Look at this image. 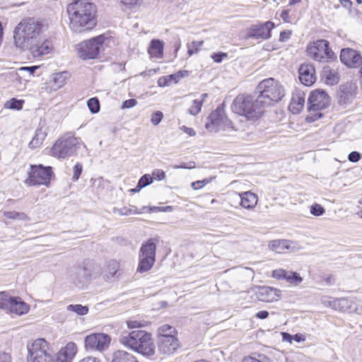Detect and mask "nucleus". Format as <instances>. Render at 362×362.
Returning <instances> with one entry per match:
<instances>
[{
	"mask_svg": "<svg viewBox=\"0 0 362 362\" xmlns=\"http://www.w3.org/2000/svg\"><path fill=\"white\" fill-rule=\"evenodd\" d=\"M158 85L160 87H164V86H170L171 84H170V82L169 81V80H168L166 76H163V77H160L158 80Z\"/></svg>",
	"mask_w": 362,
	"mask_h": 362,
	"instance_id": "60",
	"label": "nucleus"
},
{
	"mask_svg": "<svg viewBox=\"0 0 362 362\" xmlns=\"http://www.w3.org/2000/svg\"><path fill=\"white\" fill-rule=\"evenodd\" d=\"M243 362H273L267 355L260 353H252L249 356H245Z\"/></svg>",
	"mask_w": 362,
	"mask_h": 362,
	"instance_id": "35",
	"label": "nucleus"
},
{
	"mask_svg": "<svg viewBox=\"0 0 362 362\" xmlns=\"http://www.w3.org/2000/svg\"><path fill=\"white\" fill-rule=\"evenodd\" d=\"M238 196L240 198V205L245 209H253L257 204V196L251 192H245Z\"/></svg>",
	"mask_w": 362,
	"mask_h": 362,
	"instance_id": "30",
	"label": "nucleus"
},
{
	"mask_svg": "<svg viewBox=\"0 0 362 362\" xmlns=\"http://www.w3.org/2000/svg\"><path fill=\"white\" fill-rule=\"evenodd\" d=\"M87 105L93 114L100 111V102L97 98H91L87 102Z\"/></svg>",
	"mask_w": 362,
	"mask_h": 362,
	"instance_id": "42",
	"label": "nucleus"
},
{
	"mask_svg": "<svg viewBox=\"0 0 362 362\" xmlns=\"http://www.w3.org/2000/svg\"><path fill=\"white\" fill-rule=\"evenodd\" d=\"M68 311H71L77 314L78 315H85L88 314L89 308L86 305H82L81 304H71L66 307Z\"/></svg>",
	"mask_w": 362,
	"mask_h": 362,
	"instance_id": "37",
	"label": "nucleus"
},
{
	"mask_svg": "<svg viewBox=\"0 0 362 362\" xmlns=\"http://www.w3.org/2000/svg\"><path fill=\"white\" fill-rule=\"evenodd\" d=\"M52 175L53 173L51 167H45L42 165H31L28 177L25 180V182L29 186L41 185L48 186Z\"/></svg>",
	"mask_w": 362,
	"mask_h": 362,
	"instance_id": "12",
	"label": "nucleus"
},
{
	"mask_svg": "<svg viewBox=\"0 0 362 362\" xmlns=\"http://www.w3.org/2000/svg\"><path fill=\"white\" fill-rule=\"evenodd\" d=\"M257 298L263 302L271 303L278 300L281 295L279 289L269 286H260L256 293Z\"/></svg>",
	"mask_w": 362,
	"mask_h": 362,
	"instance_id": "23",
	"label": "nucleus"
},
{
	"mask_svg": "<svg viewBox=\"0 0 362 362\" xmlns=\"http://www.w3.org/2000/svg\"><path fill=\"white\" fill-rule=\"evenodd\" d=\"M163 44L159 40H153L151 42L148 52L154 57L160 58L163 56Z\"/></svg>",
	"mask_w": 362,
	"mask_h": 362,
	"instance_id": "33",
	"label": "nucleus"
},
{
	"mask_svg": "<svg viewBox=\"0 0 362 362\" xmlns=\"http://www.w3.org/2000/svg\"><path fill=\"white\" fill-rule=\"evenodd\" d=\"M0 362H11V356L5 352H0Z\"/></svg>",
	"mask_w": 362,
	"mask_h": 362,
	"instance_id": "61",
	"label": "nucleus"
},
{
	"mask_svg": "<svg viewBox=\"0 0 362 362\" xmlns=\"http://www.w3.org/2000/svg\"><path fill=\"white\" fill-rule=\"evenodd\" d=\"M119 341L124 346L145 356H153L155 353L156 346L151 334L144 330L123 331Z\"/></svg>",
	"mask_w": 362,
	"mask_h": 362,
	"instance_id": "3",
	"label": "nucleus"
},
{
	"mask_svg": "<svg viewBox=\"0 0 362 362\" xmlns=\"http://www.w3.org/2000/svg\"><path fill=\"white\" fill-rule=\"evenodd\" d=\"M180 129L191 136H195V134H196L195 131L192 128H189L186 126H182L180 127Z\"/></svg>",
	"mask_w": 362,
	"mask_h": 362,
	"instance_id": "62",
	"label": "nucleus"
},
{
	"mask_svg": "<svg viewBox=\"0 0 362 362\" xmlns=\"http://www.w3.org/2000/svg\"><path fill=\"white\" fill-rule=\"evenodd\" d=\"M156 239L151 238L142 244L139 250L137 272H147L153 266L156 262Z\"/></svg>",
	"mask_w": 362,
	"mask_h": 362,
	"instance_id": "9",
	"label": "nucleus"
},
{
	"mask_svg": "<svg viewBox=\"0 0 362 362\" xmlns=\"http://www.w3.org/2000/svg\"><path fill=\"white\" fill-rule=\"evenodd\" d=\"M330 103V98L323 90H315L311 92L308 98V110L316 111L325 109Z\"/></svg>",
	"mask_w": 362,
	"mask_h": 362,
	"instance_id": "18",
	"label": "nucleus"
},
{
	"mask_svg": "<svg viewBox=\"0 0 362 362\" xmlns=\"http://www.w3.org/2000/svg\"><path fill=\"white\" fill-rule=\"evenodd\" d=\"M227 57L228 54L222 52H214L211 54V58L216 63H221L224 59Z\"/></svg>",
	"mask_w": 362,
	"mask_h": 362,
	"instance_id": "48",
	"label": "nucleus"
},
{
	"mask_svg": "<svg viewBox=\"0 0 362 362\" xmlns=\"http://www.w3.org/2000/svg\"><path fill=\"white\" fill-rule=\"evenodd\" d=\"M23 100L12 98L5 103L4 107L19 110L23 108Z\"/></svg>",
	"mask_w": 362,
	"mask_h": 362,
	"instance_id": "40",
	"label": "nucleus"
},
{
	"mask_svg": "<svg viewBox=\"0 0 362 362\" xmlns=\"http://www.w3.org/2000/svg\"><path fill=\"white\" fill-rule=\"evenodd\" d=\"M111 337L105 333H93L86 337L85 347L86 349L102 352L108 349Z\"/></svg>",
	"mask_w": 362,
	"mask_h": 362,
	"instance_id": "15",
	"label": "nucleus"
},
{
	"mask_svg": "<svg viewBox=\"0 0 362 362\" xmlns=\"http://www.w3.org/2000/svg\"><path fill=\"white\" fill-rule=\"evenodd\" d=\"M299 80L306 86L313 85L316 81L315 69L310 63H304L298 69Z\"/></svg>",
	"mask_w": 362,
	"mask_h": 362,
	"instance_id": "22",
	"label": "nucleus"
},
{
	"mask_svg": "<svg viewBox=\"0 0 362 362\" xmlns=\"http://www.w3.org/2000/svg\"><path fill=\"white\" fill-rule=\"evenodd\" d=\"M274 26V23L270 21L252 25L247 30L246 37L256 40H267L271 37V32Z\"/></svg>",
	"mask_w": 362,
	"mask_h": 362,
	"instance_id": "17",
	"label": "nucleus"
},
{
	"mask_svg": "<svg viewBox=\"0 0 362 362\" xmlns=\"http://www.w3.org/2000/svg\"><path fill=\"white\" fill-rule=\"evenodd\" d=\"M158 350L163 354H172L179 347V342L175 336H165L158 339Z\"/></svg>",
	"mask_w": 362,
	"mask_h": 362,
	"instance_id": "24",
	"label": "nucleus"
},
{
	"mask_svg": "<svg viewBox=\"0 0 362 362\" xmlns=\"http://www.w3.org/2000/svg\"><path fill=\"white\" fill-rule=\"evenodd\" d=\"M281 18L283 19V21L286 23H289L290 21V16H289V11L288 10H284L281 13Z\"/></svg>",
	"mask_w": 362,
	"mask_h": 362,
	"instance_id": "63",
	"label": "nucleus"
},
{
	"mask_svg": "<svg viewBox=\"0 0 362 362\" xmlns=\"http://www.w3.org/2000/svg\"><path fill=\"white\" fill-rule=\"evenodd\" d=\"M306 52L310 59L321 63L328 62L335 58L334 52L329 48V42L326 40L310 42Z\"/></svg>",
	"mask_w": 362,
	"mask_h": 362,
	"instance_id": "10",
	"label": "nucleus"
},
{
	"mask_svg": "<svg viewBox=\"0 0 362 362\" xmlns=\"http://www.w3.org/2000/svg\"><path fill=\"white\" fill-rule=\"evenodd\" d=\"M272 276L276 279H284L290 284L298 286L303 281V278L296 272L284 269H277L272 272Z\"/></svg>",
	"mask_w": 362,
	"mask_h": 362,
	"instance_id": "25",
	"label": "nucleus"
},
{
	"mask_svg": "<svg viewBox=\"0 0 362 362\" xmlns=\"http://www.w3.org/2000/svg\"><path fill=\"white\" fill-rule=\"evenodd\" d=\"M28 362H53L52 349L42 338L36 339L27 345Z\"/></svg>",
	"mask_w": 362,
	"mask_h": 362,
	"instance_id": "7",
	"label": "nucleus"
},
{
	"mask_svg": "<svg viewBox=\"0 0 362 362\" xmlns=\"http://www.w3.org/2000/svg\"><path fill=\"white\" fill-rule=\"evenodd\" d=\"M127 325L129 329H135L144 327V324L138 320H129L127 322Z\"/></svg>",
	"mask_w": 362,
	"mask_h": 362,
	"instance_id": "54",
	"label": "nucleus"
},
{
	"mask_svg": "<svg viewBox=\"0 0 362 362\" xmlns=\"http://www.w3.org/2000/svg\"><path fill=\"white\" fill-rule=\"evenodd\" d=\"M4 216H5L6 218L9 219H19L23 221L28 220V216L23 212H17L15 211H4Z\"/></svg>",
	"mask_w": 362,
	"mask_h": 362,
	"instance_id": "39",
	"label": "nucleus"
},
{
	"mask_svg": "<svg viewBox=\"0 0 362 362\" xmlns=\"http://www.w3.org/2000/svg\"><path fill=\"white\" fill-rule=\"evenodd\" d=\"M111 362H139L136 358L126 351L117 350L112 354Z\"/></svg>",
	"mask_w": 362,
	"mask_h": 362,
	"instance_id": "31",
	"label": "nucleus"
},
{
	"mask_svg": "<svg viewBox=\"0 0 362 362\" xmlns=\"http://www.w3.org/2000/svg\"><path fill=\"white\" fill-rule=\"evenodd\" d=\"M341 62L349 67H358L362 64V57L357 51L351 48H344L340 53Z\"/></svg>",
	"mask_w": 362,
	"mask_h": 362,
	"instance_id": "20",
	"label": "nucleus"
},
{
	"mask_svg": "<svg viewBox=\"0 0 362 362\" xmlns=\"http://www.w3.org/2000/svg\"><path fill=\"white\" fill-rule=\"evenodd\" d=\"M119 263L115 259L109 261L107 265V273L105 274L107 278L110 279L115 276L119 270Z\"/></svg>",
	"mask_w": 362,
	"mask_h": 362,
	"instance_id": "36",
	"label": "nucleus"
},
{
	"mask_svg": "<svg viewBox=\"0 0 362 362\" xmlns=\"http://www.w3.org/2000/svg\"><path fill=\"white\" fill-rule=\"evenodd\" d=\"M83 167L82 165L80 163H76L74 167V175H73V180H77L81 173H82Z\"/></svg>",
	"mask_w": 362,
	"mask_h": 362,
	"instance_id": "51",
	"label": "nucleus"
},
{
	"mask_svg": "<svg viewBox=\"0 0 362 362\" xmlns=\"http://www.w3.org/2000/svg\"><path fill=\"white\" fill-rule=\"evenodd\" d=\"M325 212V209L318 204H314L310 206V213L315 216H320Z\"/></svg>",
	"mask_w": 362,
	"mask_h": 362,
	"instance_id": "46",
	"label": "nucleus"
},
{
	"mask_svg": "<svg viewBox=\"0 0 362 362\" xmlns=\"http://www.w3.org/2000/svg\"><path fill=\"white\" fill-rule=\"evenodd\" d=\"M173 168L175 169H178V168L192 169V168H195V163L194 161H191L188 164L182 163L180 165H175Z\"/></svg>",
	"mask_w": 362,
	"mask_h": 362,
	"instance_id": "59",
	"label": "nucleus"
},
{
	"mask_svg": "<svg viewBox=\"0 0 362 362\" xmlns=\"http://www.w3.org/2000/svg\"><path fill=\"white\" fill-rule=\"evenodd\" d=\"M175 328L169 325H163L158 329V338L160 339L165 336H175Z\"/></svg>",
	"mask_w": 362,
	"mask_h": 362,
	"instance_id": "38",
	"label": "nucleus"
},
{
	"mask_svg": "<svg viewBox=\"0 0 362 362\" xmlns=\"http://www.w3.org/2000/svg\"><path fill=\"white\" fill-rule=\"evenodd\" d=\"M68 76L69 74L66 71L53 74L52 78L47 83V88L49 91H56L59 90L66 83Z\"/></svg>",
	"mask_w": 362,
	"mask_h": 362,
	"instance_id": "28",
	"label": "nucleus"
},
{
	"mask_svg": "<svg viewBox=\"0 0 362 362\" xmlns=\"http://www.w3.org/2000/svg\"><path fill=\"white\" fill-rule=\"evenodd\" d=\"M103 273L101 267L93 259H84L69 270V278L78 288H84Z\"/></svg>",
	"mask_w": 362,
	"mask_h": 362,
	"instance_id": "4",
	"label": "nucleus"
},
{
	"mask_svg": "<svg viewBox=\"0 0 362 362\" xmlns=\"http://www.w3.org/2000/svg\"><path fill=\"white\" fill-rule=\"evenodd\" d=\"M334 307L343 312L362 314V304L355 300L349 298H340L333 301Z\"/></svg>",
	"mask_w": 362,
	"mask_h": 362,
	"instance_id": "19",
	"label": "nucleus"
},
{
	"mask_svg": "<svg viewBox=\"0 0 362 362\" xmlns=\"http://www.w3.org/2000/svg\"><path fill=\"white\" fill-rule=\"evenodd\" d=\"M163 114L160 111H156L151 115V122L153 125H158L163 119Z\"/></svg>",
	"mask_w": 362,
	"mask_h": 362,
	"instance_id": "47",
	"label": "nucleus"
},
{
	"mask_svg": "<svg viewBox=\"0 0 362 362\" xmlns=\"http://www.w3.org/2000/svg\"><path fill=\"white\" fill-rule=\"evenodd\" d=\"M76 351L77 347L75 343L69 342L57 353L54 362H71Z\"/></svg>",
	"mask_w": 362,
	"mask_h": 362,
	"instance_id": "26",
	"label": "nucleus"
},
{
	"mask_svg": "<svg viewBox=\"0 0 362 362\" xmlns=\"http://www.w3.org/2000/svg\"><path fill=\"white\" fill-rule=\"evenodd\" d=\"M38 68V66H22L16 70L15 76L16 78H24V80L27 81L26 78L33 76Z\"/></svg>",
	"mask_w": 362,
	"mask_h": 362,
	"instance_id": "32",
	"label": "nucleus"
},
{
	"mask_svg": "<svg viewBox=\"0 0 362 362\" xmlns=\"http://www.w3.org/2000/svg\"><path fill=\"white\" fill-rule=\"evenodd\" d=\"M184 76V74H182V71H180L175 74H170L168 76H166L168 80L170 82V84L173 83H176L178 82V81Z\"/></svg>",
	"mask_w": 362,
	"mask_h": 362,
	"instance_id": "49",
	"label": "nucleus"
},
{
	"mask_svg": "<svg viewBox=\"0 0 362 362\" xmlns=\"http://www.w3.org/2000/svg\"><path fill=\"white\" fill-rule=\"evenodd\" d=\"M113 213L117 214L120 216H127L132 214H141V211H139L134 206H133L132 208H127L126 206H124L120 209L114 208Z\"/></svg>",
	"mask_w": 362,
	"mask_h": 362,
	"instance_id": "41",
	"label": "nucleus"
},
{
	"mask_svg": "<svg viewBox=\"0 0 362 362\" xmlns=\"http://www.w3.org/2000/svg\"><path fill=\"white\" fill-rule=\"evenodd\" d=\"M349 161L356 163L361 159V154L357 151H352L348 156Z\"/></svg>",
	"mask_w": 362,
	"mask_h": 362,
	"instance_id": "56",
	"label": "nucleus"
},
{
	"mask_svg": "<svg viewBox=\"0 0 362 362\" xmlns=\"http://www.w3.org/2000/svg\"><path fill=\"white\" fill-rule=\"evenodd\" d=\"M0 309L19 315L27 313L28 310L27 305L20 298L11 296L6 291L0 292Z\"/></svg>",
	"mask_w": 362,
	"mask_h": 362,
	"instance_id": "13",
	"label": "nucleus"
},
{
	"mask_svg": "<svg viewBox=\"0 0 362 362\" xmlns=\"http://www.w3.org/2000/svg\"><path fill=\"white\" fill-rule=\"evenodd\" d=\"M137 104V101L135 99H129L123 102L122 108H131L134 107Z\"/></svg>",
	"mask_w": 362,
	"mask_h": 362,
	"instance_id": "57",
	"label": "nucleus"
},
{
	"mask_svg": "<svg viewBox=\"0 0 362 362\" xmlns=\"http://www.w3.org/2000/svg\"><path fill=\"white\" fill-rule=\"evenodd\" d=\"M48 26L42 21L34 18L23 19L13 30V44L21 50H25L32 42L39 39L47 31Z\"/></svg>",
	"mask_w": 362,
	"mask_h": 362,
	"instance_id": "2",
	"label": "nucleus"
},
{
	"mask_svg": "<svg viewBox=\"0 0 362 362\" xmlns=\"http://www.w3.org/2000/svg\"><path fill=\"white\" fill-rule=\"evenodd\" d=\"M81 144L80 138L66 135L56 141L51 149V153L59 158L73 156L76 153Z\"/></svg>",
	"mask_w": 362,
	"mask_h": 362,
	"instance_id": "8",
	"label": "nucleus"
},
{
	"mask_svg": "<svg viewBox=\"0 0 362 362\" xmlns=\"http://www.w3.org/2000/svg\"><path fill=\"white\" fill-rule=\"evenodd\" d=\"M121 3L124 5L133 8L136 6L140 5L142 0H120Z\"/></svg>",
	"mask_w": 362,
	"mask_h": 362,
	"instance_id": "52",
	"label": "nucleus"
},
{
	"mask_svg": "<svg viewBox=\"0 0 362 362\" xmlns=\"http://www.w3.org/2000/svg\"><path fill=\"white\" fill-rule=\"evenodd\" d=\"M327 83L333 85L336 84L339 81V77L335 73L329 72L326 77Z\"/></svg>",
	"mask_w": 362,
	"mask_h": 362,
	"instance_id": "50",
	"label": "nucleus"
},
{
	"mask_svg": "<svg viewBox=\"0 0 362 362\" xmlns=\"http://www.w3.org/2000/svg\"><path fill=\"white\" fill-rule=\"evenodd\" d=\"M71 28L78 33L91 30L96 25L95 6L88 0H74L66 8Z\"/></svg>",
	"mask_w": 362,
	"mask_h": 362,
	"instance_id": "1",
	"label": "nucleus"
},
{
	"mask_svg": "<svg viewBox=\"0 0 362 362\" xmlns=\"http://www.w3.org/2000/svg\"><path fill=\"white\" fill-rule=\"evenodd\" d=\"M269 248L276 253H284L286 251L296 252L301 249V247L293 241L287 240H274L269 243Z\"/></svg>",
	"mask_w": 362,
	"mask_h": 362,
	"instance_id": "21",
	"label": "nucleus"
},
{
	"mask_svg": "<svg viewBox=\"0 0 362 362\" xmlns=\"http://www.w3.org/2000/svg\"><path fill=\"white\" fill-rule=\"evenodd\" d=\"M78 362H100V361L97 358L88 356L80 360Z\"/></svg>",
	"mask_w": 362,
	"mask_h": 362,
	"instance_id": "64",
	"label": "nucleus"
},
{
	"mask_svg": "<svg viewBox=\"0 0 362 362\" xmlns=\"http://www.w3.org/2000/svg\"><path fill=\"white\" fill-rule=\"evenodd\" d=\"M356 86L351 83H346L341 86L339 93V103L343 104L351 103L356 95Z\"/></svg>",
	"mask_w": 362,
	"mask_h": 362,
	"instance_id": "27",
	"label": "nucleus"
},
{
	"mask_svg": "<svg viewBox=\"0 0 362 362\" xmlns=\"http://www.w3.org/2000/svg\"><path fill=\"white\" fill-rule=\"evenodd\" d=\"M153 182V177L148 174L143 175L138 182L137 188H144Z\"/></svg>",
	"mask_w": 362,
	"mask_h": 362,
	"instance_id": "45",
	"label": "nucleus"
},
{
	"mask_svg": "<svg viewBox=\"0 0 362 362\" xmlns=\"http://www.w3.org/2000/svg\"><path fill=\"white\" fill-rule=\"evenodd\" d=\"M231 127V122L226 117L222 107H218L208 117L205 127L210 132H216Z\"/></svg>",
	"mask_w": 362,
	"mask_h": 362,
	"instance_id": "14",
	"label": "nucleus"
},
{
	"mask_svg": "<svg viewBox=\"0 0 362 362\" xmlns=\"http://www.w3.org/2000/svg\"><path fill=\"white\" fill-rule=\"evenodd\" d=\"M172 206H168L165 207L153 206L148 209L149 212H158V211H172Z\"/></svg>",
	"mask_w": 362,
	"mask_h": 362,
	"instance_id": "55",
	"label": "nucleus"
},
{
	"mask_svg": "<svg viewBox=\"0 0 362 362\" xmlns=\"http://www.w3.org/2000/svg\"><path fill=\"white\" fill-rule=\"evenodd\" d=\"M204 42L202 41H193L190 45L188 46L187 53L189 56L197 53L203 45Z\"/></svg>",
	"mask_w": 362,
	"mask_h": 362,
	"instance_id": "44",
	"label": "nucleus"
},
{
	"mask_svg": "<svg viewBox=\"0 0 362 362\" xmlns=\"http://www.w3.org/2000/svg\"><path fill=\"white\" fill-rule=\"evenodd\" d=\"M46 136L47 133L45 131H43L42 129H37L35 131V136L29 143V147L30 148H35L39 147L42 144V141L45 140Z\"/></svg>",
	"mask_w": 362,
	"mask_h": 362,
	"instance_id": "34",
	"label": "nucleus"
},
{
	"mask_svg": "<svg viewBox=\"0 0 362 362\" xmlns=\"http://www.w3.org/2000/svg\"><path fill=\"white\" fill-rule=\"evenodd\" d=\"M54 46L52 42L45 37V34L39 39L28 45L25 50H28L34 58H40L52 52Z\"/></svg>",
	"mask_w": 362,
	"mask_h": 362,
	"instance_id": "16",
	"label": "nucleus"
},
{
	"mask_svg": "<svg viewBox=\"0 0 362 362\" xmlns=\"http://www.w3.org/2000/svg\"><path fill=\"white\" fill-rule=\"evenodd\" d=\"M291 35V30H284L281 32L280 36H279V40L281 42H285L288 40Z\"/></svg>",
	"mask_w": 362,
	"mask_h": 362,
	"instance_id": "58",
	"label": "nucleus"
},
{
	"mask_svg": "<svg viewBox=\"0 0 362 362\" xmlns=\"http://www.w3.org/2000/svg\"><path fill=\"white\" fill-rule=\"evenodd\" d=\"M103 35L81 42L76 47L78 57L83 60L95 59L103 47Z\"/></svg>",
	"mask_w": 362,
	"mask_h": 362,
	"instance_id": "11",
	"label": "nucleus"
},
{
	"mask_svg": "<svg viewBox=\"0 0 362 362\" xmlns=\"http://www.w3.org/2000/svg\"><path fill=\"white\" fill-rule=\"evenodd\" d=\"M202 107V100H194L188 112L192 115H197L201 111Z\"/></svg>",
	"mask_w": 362,
	"mask_h": 362,
	"instance_id": "43",
	"label": "nucleus"
},
{
	"mask_svg": "<svg viewBox=\"0 0 362 362\" xmlns=\"http://www.w3.org/2000/svg\"><path fill=\"white\" fill-rule=\"evenodd\" d=\"M231 108L233 112L245 116L248 119L258 118L264 112L262 105L257 102V98L254 100L252 96L247 95H238Z\"/></svg>",
	"mask_w": 362,
	"mask_h": 362,
	"instance_id": "6",
	"label": "nucleus"
},
{
	"mask_svg": "<svg viewBox=\"0 0 362 362\" xmlns=\"http://www.w3.org/2000/svg\"><path fill=\"white\" fill-rule=\"evenodd\" d=\"M153 178L158 180H163L165 178V173L163 170L157 169L155 170L153 173Z\"/></svg>",
	"mask_w": 362,
	"mask_h": 362,
	"instance_id": "53",
	"label": "nucleus"
},
{
	"mask_svg": "<svg viewBox=\"0 0 362 362\" xmlns=\"http://www.w3.org/2000/svg\"><path fill=\"white\" fill-rule=\"evenodd\" d=\"M305 93L300 91L293 93L288 108L293 114L299 113L305 104Z\"/></svg>",
	"mask_w": 362,
	"mask_h": 362,
	"instance_id": "29",
	"label": "nucleus"
},
{
	"mask_svg": "<svg viewBox=\"0 0 362 362\" xmlns=\"http://www.w3.org/2000/svg\"><path fill=\"white\" fill-rule=\"evenodd\" d=\"M259 93L257 102L263 109L279 102L284 96V89L281 84L273 78L262 81L256 88Z\"/></svg>",
	"mask_w": 362,
	"mask_h": 362,
	"instance_id": "5",
	"label": "nucleus"
}]
</instances>
